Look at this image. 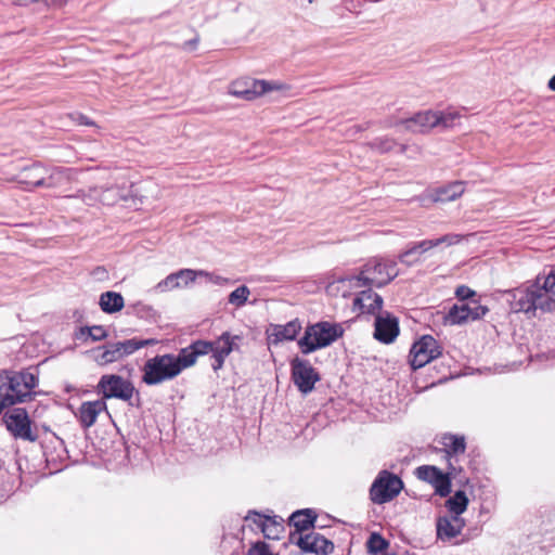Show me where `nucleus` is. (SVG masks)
Returning a JSON list of instances; mask_svg holds the SVG:
<instances>
[{
	"label": "nucleus",
	"mask_w": 555,
	"mask_h": 555,
	"mask_svg": "<svg viewBox=\"0 0 555 555\" xmlns=\"http://www.w3.org/2000/svg\"><path fill=\"white\" fill-rule=\"evenodd\" d=\"M344 334L345 328L340 323L330 321L308 323L302 336L297 339V346L304 356H308L330 347L341 338Z\"/></svg>",
	"instance_id": "nucleus-1"
},
{
	"label": "nucleus",
	"mask_w": 555,
	"mask_h": 555,
	"mask_svg": "<svg viewBox=\"0 0 555 555\" xmlns=\"http://www.w3.org/2000/svg\"><path fill=\"white\" fill-rule=\"evenodd\" d=\"M176 354H157L147 359L142 366V383L156 386L180 375Z\"/></svg>",
	"instance_id": "nucleus-2"
},
{
	"label": "nucleus",
	"mask_w": 555,
	"mask_h": 555,
	"mask_svg": "<svg viewBox=\"0 0 555 555\" xmlns=\"http://www.w3.org/2000/svg\"><path fill=\"white\" fill-rule=\"evenodd\" d=\"M98 391L102 399H119L128 402L131 406L139 408L141 398L131 380L117 374L102 375L98 383Z\"/></svg>",
	"instance_id": "nucleus-3"
},
{
	"label": "nucleus",
	"mask_w": 555,
	"mask_h": 555,
	"mask_svg": "<svg viewBox=\"0 0 555 555\" xmlns=\"http://www.w3.org/2000/svg\"><path fill=\"white\" fill-rule=\"evenodd\" d=\"M34 386L35 375L29 372L0 373V398L11 397L14 402H24Z\"/></svg>",
	"instance_id": "nucleus-4"
},
{
	"label": "nucleus",
	"mask_w": 555,
	"mask_h": 555,
	"mask_svg": "<svg viewBox=\"0 0 555 555\" xmlns=\"http://www.w3.org/2000/svg\"><path fill=\"white\" fill-rule=\"evenodd\" d=\"M37 440L39 441L42 457L46 463L44 468L47 469V472L42 473V476L60 472L62 469V462L66 455L64 441L47 428H44L41 435L37 433Z\"/></svg>",
	"instance_id": "nucleus-5"
},
{
	"label": "nucleus",
	"mask_w": 555,
	"mask_h": 555,
	"mask_svg": "<svg viewBox=\"0 0 555 555\" xmlns=\"http://www.w3.org/2000/svg\"><path fill=\"white\" fill-rule=\"evenodd\" d=\"M403 488V480L398 475L382 469L370 487V500L378 505L388 503L396 499Z\"/></svg>",
	"instance_id": "nucleus-6"
},
{
	"label": "nucleus",
	"mask_w": 555,
	"mask_h": 555,
	"mask_svg": "<svg viewBox=\"0 0 555 555\" xmlns=\"http://www.w3.org/2000/svg\"><path fill=\"white\" fill-rule=\"evenodd\" d=\"M442 346L431 335L421 336L410 348L409 364L412 371L422 369L442 357Z\"/></svg>",
	"instance_id": "nucleus-7"
},
{
	"label": "nucleus",
	"mask_w": 555,
	"mask_h": 555,
	"mask_svg": "<svg viewBox=\"0 0 555 555\" xmlns=\"http://www.w3.org/2000/svg\"><path fill=\"white\" fill-rule=\"evenodd\" d=\"M449 472L444 473L442 469L435 465L418 466L414 474L417 479L431 485L435 489V494L447 498L452 491V478L455 467L449 463Z\"/></svg>",
	"instance_id": "nucleus-8"
},
{
	"label": "nucleus",
	"mask_w": 555,
	"mask_h": 555,
	"mask_svg": "<svg viewBox=\"0 0 555 555\" xmlns=\"http://www.w3.org/2000/svg\"><path fill=\"white\" fill-rule=\"evenodd\" d=\"M502 299L513 313H524L528 318H534L531 281H527L518 287L501 291Z\"/></svg>",
	"instance_id": "nucleus-9"
},
{
	"label": "nucleus",
	"mask_w": 555,
	"mask_h": 555,
	"mask_svg": "<svg viewBox=\"0 0 555 555\" xmlns=\"http://www.w3.org/2000/svg\"><path fill=\"white\" fill-rule=\"evenodd\" d=\"M291 378L297 389L304 393H310L315 384L321 379L320 373L311 365V363L301 359L298 356L293 358L289 362Z\"/></svg>",
	"instance_id": "nucleus-10"
},
{
	"label": "nucleus",
	"mask_w": 555,
	"mask_h": 555,
	"mask_svg": "<svg viewBox=\"0 0 555 555\" xmlns=\"http://www.w3.org/2000/svg\"><path fill=\"white\" fill-rule=\"evenodd\" d=\"M532 301L534 306V317L537 312H555V288L546 279L543 272H540L531 280Z\"/></svg>",
	"instance_id": "nucleus-11"
},
{
	"label": "nucleus",
	"mask_w": 555,
	"mask_h": 555,
	"mask_svg": "<svg viewBox=\"0 0 555 555\" xmlns=\"http://www.w3.org/2000/svg\"><path fill=\"white\" fill-rule=\"evenodd\" d=\"M461 236L457 234H446L437 238L431 240H423L420 242L410 243L402 253L398 255V261L406 267H413L416 264L420 259H410L411 255H423L424 253L430 250L431 248L438 247L442 244L447 246L454 245L459 243Z\"/></svg>",
	"instance_id": "nucleus-12"
},
{
	"label": "nucleus",
	"mask_w": 555,
	"mask_h": 555,
	"mask_svg": "<svg viewBox=\"0 0 555 555\" xmlns=\"http://www.w3.org/2000/svg\"><path fill=\"white\" fill-rule=\"evenodd\" d=\"M489 312L487 306L480 305L478 300H472L461 305L454 304L444 315V324L462 325L469 321H478Z\"/></svg>",
	"instance_id": "nucleus-13"
},
{
	"label": "nucleus",
	"mask_w": 555,
	"mask_h": 555,
	"mask_svg": "<svg viewBox=\"0 0 555 555\" xmlns=\"http://www.w3.org/2000/svg\"><path fill=\"white\" fill-rule=\"evenodd\" d=\"M240 335H232L230 332H223L214 340H207L210 344L209 353H211L212 363L211 369L218 372L224 365L225 358L233 351L238 350Z\"/></svg>",
	"instance_id": "nucleus-14"
},
{
	"label": "nucleus",
	"mask_w": 555,
	"mask_h": 555,
	"mask_svg": "<svg viewBox=\"0 0 555 555\" xmlns=\"http://www.w3.org/2000/svg\"><path fill=\"white\" fill-rule=\"evenodd\" d=\"M288 542L298 546L306 554L328 555L334 551V543L314 531L299 534L297 539L294 534H289Z\"/></svg>",
	"instance_id": "nucleus-15"
},
{
	"label": "nucleus",
	"mask_w": 555,
	"mask_h": 555,
	"mask_svg": "<svg viewBox=\"0 0 555 555\" xmlns=\"http://www.w3.org/2000/svg\"><path fill=\"white\" fill-rule=\"evenodd\" d=\"M397 264L395 259L373 257L363 264V271L376 276H385L375 282V287L383 288L400 274Z\"/></svg>",
	"instance_id": "nucleus-16"
},
{
	"label": "nucleus",
	"mask_w": 555,
	"mask_h": 555,
	"mask_svg": "<svg viewBox=\"0 0 555 555\" xmlns=\"http://www.w3.org/2000/svg\"><path fill=\"white\" fill-rule=\"evenodd\" d=\"M400 333L399 319L389 311H382L375 317L374 338L383 344H391Z\"/></svg>",
	"instance_id": "nucleus-17"
},
{
	"label": "nucleus",
	"mask_w": 555,
	"mask_h": 555,
	"mask_svg": "<svg viewBox=\"0 0 555 555\" xmlns=\"http://www.w3.org/2000/svg\"><path fill=\"white\" fill-rule=\"evenodd\" d=\"M250 519L261 530L263 537L269 540H280L285 530L284 519L278 515L266 516L256 511H249L245 520Z\"/></svg>",
	"instance_id": "nucleus-18"
},
{
	"label": "nucleus",
	"mask_w": 555,
	"mask_h": 555,
	"mask_svg": "<svg viewBox=\"0 0 555 555\" xmlns=\"http://www.w3.org/2000/svg\"><path fill=\"white\" fill-rule=\"evenodd\" d=\"M3 421L8 430L15 437L34 441L31 436L30 420L25 409L16 408L5 413Z\"/></svg>",
	"instance_id": "nucleus-19"
},
{
	"label": "nucleus",
	"mask_w": 555,
	"mask_h": 555,
	"mask_svg": "<svg viewBox=\"0 0 555 555\" xmlns=\"http://www.w3.org/2000/svg\"><path fill=\"white\" fill-rule=\"evenodd\" d=\"M210 344L205 339H196L189 346L181 348L179 353L176 356V362L180 373L193 366L198 357L206 356L209 353Z\"/></svg>",
	"instance_id": "nucleus-20"
},
{
	"label": "nucleus",
	"mask_w": 555,
	"mask_h": 555,
	"mask_svg": "<svg viewBox=\"0 0 555 555\" xmlns=\"http://www.w3.org/2000/svg\"><path fill=\"white\" fill-rule=\"evenodd\" d=\"M301 330L302 324L298 318L286 324L271 323L267 328L268 340L273 345H279L282 341H293L297 339Z\"/></svg>",
	"instance_id": "nucleus-21"
},
{
	"label": "nucleus",
	"mask_w": 555,
	"mask_h": 555,
	"mask_svg": "<svg viewBox=\"0 0 555 555\" xmlns=\"http://www.w3.org/2000/svg\"><path fill=\"white\" fill-rule=\"evenodd\" d=\"M318 515L312 508H301L293 512L288 517V526L294 527L289 534H294L295 539L305 531L314 529L315 527L323 528L325 525H317Z\"/></svg>",
	"instance_id": "nucleus-22"
},
{
	"label": "nucleus",
	"mask_w": 555,
	"mask_h": 555,
	"mask_svg": "<svg viewBox=\"0 0 555 555\" xmlns=\"http://www.w3.org/2000/svg\"><path fill=\"white\" fill-rule=\"evenodd\" d=\"M401 124L413 132H424L440 124L447 125L441 114L431 111L420 112L410 118L401 120Z\"/></svg>",
	"instance_id": "nucleus-23"
},
{
	"label": "nucleus",
	"mask_w": 555,
	"mask_h": 555,
	"mask_svg": "<svg viewBox=\"0 0 555 555\" xmlns=\"http://www.w3.org/2000/svg\"><path fill=\"white\" fill-rule=\"evenodd\" d=\"M102 411H107L105 400L85 401L75 412V416L83 429H88L96 423L98 416Z\"/></svg>",
	"instance_id": "nucleus-24"
},
{
	"label": "nucleus",
	"mask_w": 555,
	"mask_h": 555,
	"mask_svg": "<svg viewBox=\"0 0 555 555\" xmlns=\"http://www.w3.org/2000/svg\"><path fill=\"white\" fill-rule=\"evenodd\" d=\"M68 182V176L62 168H47L37 162V188L55 189Z\"/></svg>",
	"instance_id": "nucleus-25"
},
{
	"label": "nucleus",
	"mask_w": 555,
	"mask_h": 555,
	"mask_svg": "<svg viewBox=\"0 0 555 555\" xmlns=\"http://www.w3.org/2000/svg\"><path fill=\"white\" fill-rule=\"evenodd\" d=\"M197 274H203V272H197L192 269L178 270L177 272L170 273L164 280H162L155 286V289L159 292H166L175 288L185 287L195 281Z\"/></svg>",
	"instance_id": "nucleus-26"
},
{
	"label": "nucleus",
	"mask_w": 555,
	"mask_h": 555,
	"mask_svg": "<svg viewBox=\"0 0 555 555\" xmlns=\"http://www.w3.org/2000/svg\"><path fill=\"white\" fill-rule=\"evenodd\" d=\"M384 305L383 297L373 292L372 288L361 291L353 299V306L358 307L362 312L367 314H376L382 312Z\"/></svg>",
	"instance_id": "nucleus-27"
},
{
	"label": "nucleus",
	"mask_w": 555,
	"mask_h": 555,
	"mask_svg": "<svg viewBox=\"0 0 555 555\" xmlns=\"http://www.w3.org/2000/svg\"><path fill=\"white\" fill-rule=\"evenodd\" d=\"M463 181H453L434 190L431 198L434 202L447 203L459 198L465 191Z\"/></svg>",
	"instance_id": "nucleus-28"
},
{
	"label": "nucleus",
	"mask_w": 555,
	"mask_h": 555,
	"mask_svg": "<svg viewBox=\"0 0 555 555\" xmlns=\"http://www.w3.org/2000/svg\"><path fill=\"white\" fill-rule=\"evenodd\" d=\"M469 499L464 490H456L446 500L444 506L454 522H459L460 516L466 512Z\"/></svg>",
	"instance_id": "nucleus-29"
},
{
	"label": "nucleus",
	"mask_w": 555,
	"mask_h": 555,
	"mask_svg": "<svg viewBox=\"0 0 555 555\" xmlns=\"http://www.w3.org/2000/svg\"><path fill=\"white\" fill-rule=\"evenodd\" d=\"M452 521V518H449L447 516L437 517V539H440L442 541H450L451 539H454L461 534L463 528L465 527V521H462V525H453Z\"/></svg>",
	"instance_id": "nucleus-30"
},
{
	"label": "nucleus",
	"mask_w": 555,
	"mask_h": 555,
	"mask_svg": "<svg viewBox=\"0 0 555 555\" xmlns=\"http://www.w3.org/2000/svg\"><path fill=\"white\" fill-rule=\"evenodd\" d=\"M99 306L103 312L113 314L119 312L124 308L125 300L120 293L107 291L101 294Z\"/></svg>",
	"instance_id": "nucleus-31"
},
{
	"label": "nucleus",
	"mask_w": 555,
	"mask_h": 555,
	"mask_svg": "<svg viewBox=\"0 0 555 555\" xmlns=\"http://www.w3.org/2000/svg\"><path fill=\"white\" fill-rule=\"evenodd\" d=\"M117 349L120 351V354L122 359L125 357H128L132 353H134L137 350L149 347V346H155L158 344V339L156 338H138L133 337L130 339H125L122 341H116Z\"/></svg>",
	"instance_id": "nucleus-32"
},
{
	"label": "nucleus",
	"mask_w": 555,
	"mask_h": 555,
	"mask_svg": "<svg viewBox=\"0 0 555 555\" xmlns=\"http://www.w3.org/2000/svg\"><path fill=\"white\" fill-rule=\"evenodd\" d=\"M128 310V313H132L135 317L152 323H156L160 318V314L156 309L142 301H137L132 305H129Z\"/></svg>",
	"instance_id": "nucleus-33"
},
{
	"label": "nucleus",
	"mask_w": 555,
	"mask_h": 555,
	"mask_svg": "<svg viewBox=\"0 0 555 555\" xmlns=\"http://www.w3.org/2000/svg\"><path fill=\"white\" fill-rule=\"evenodd\" d=\"M443 446L449 456L464 453L466 450V441L464 436L446 435L443 437Z\"/></svg>",
	"instance_id": "nucleus-34"
},
{
	"label": "nucleus",
	"mask_w": 555,
	"mask_h": 555,
	"mask_svg": "<svg viewBox=\"0 0 555 555\" xmlns=\"http://www.w3.org/2000/svg\"><path fill=\"white\" fill-rule=\"evenodd\" d=\"M389 541L379 532H372L365 543L367 553L371 555L387 553L386 550L389 547Z\"/></svg>",
	"instance_id": "nucleus-35"
},
{
	"label": "nucleus",
	"mask_w": 555,
	"mask_h": 555,
	"mask_svg": "<svg viewBox=\"0 0 555 555\" xmlns=\"http://www.w3.org/2000/svg\"><path fill=\"white\" fill-rule=\"evenodd\" d=\"M248 81V92H255V94L253 95V100L260 95H263L268 91L280 89L279 86L273 85L267 80L249 79Z\"/></svg>",
	"instance_id": "nucleus-36"
},
{
	"label": "nucleus",
	"mask_w": 555,
	"mask_h": 555,
	"mask_svg": "<svg viewBox=\"0 0 555 555\" xmlns=\"http://www.w3.org/2000/svg\"><path fill=\"white\" fill-rule=\"evenodd\" d=\"M249 294V288L246 285H241L229 294L228 301L236 307H243L247 302Z\"/></svg>",
	"instance_id": "nucleus-37"
},
{
	"label": "nucleus",
	"mask_w": 555,
	"mask_h": 555,
	"mask_svg": "<svg viewBox=\"0 0 555 555\" xmlns=\"http://www.w3.org/2000/svg\"><path fill=\"white\" fill-rule=\"evenodd\" d=\"M396 144L395 139L389 137H378L369 142L370 147L380 154L390 152Z\"/></svg>",
	"instance_id": "nucleus-38"
},
{
	"label": "nucleus",
	"mask_w": 555,
	"mask_h": 555,
	"mask_svg": "<svg viewBox=\"0 0 555 555\" xmlns=\"http://www.w3.org/2000/svg\"><path fill=\"white\" fill-rule=\"evenodd\" d=\"M248 85H249V81L246 80V81H235L231 85V88H230V93L236 98H240V99H243V100H247V101H251L253 100V95L255 94V92H248Z\"/></svg>",
	"instance_id": "nucleus-39"
},
{
	"label": "nucleus",
	"mask_w": 555,
	"mask_h": 555,
	"mask_svg": "<svg viewBox=\"0 0 555 555\" xmlns=\"http://www.w3.org/2000/svg\"><path fill=\"white\" fill-rule=\"evenodd\" d=\"M369 272L363 271V266L360 269V273L358 275H351V279H353V282L356 283V286L358 287H367L371 288L372 286H375L376 280L372 279Z\"/></svg>",
	"instance_id": "nucleus-40"
},
{
	"label": "nucleus",
	"mask_w": 555,
	"mask_h": 555,
	"mask_svg": "<svg viewBox=\"0 0 555 555\" xmlns=\"http://www.w3.org/2000/svg\"><path fill=\"white\" fill-rule=\"evenodd\" d=\"M104 345L98 346L88 351L89 357L101 366L111 364L109 360H106V353H104Z\"/></svg>",
	"instance_id": "nucleus-41"
},
{
	"label": "nucleus",
	"mask_w": 555,
	"mask_h": 555,
	"mask_svg": "<svg viewBox=\"0 0 555 555\" xmlns=\"http://www.w3.org/2000/svg\"><path fill=\"white\" fill-rule=\"evenodd\" d=\"M247 555H279L270 550V545L264 541H257L253 543L247 552Z\"/></svg>",
	"instance_id": "nucleus-42"
},
{
	"label": "nucleus",
	"mask_w": 555,
	"mask_h": 555,
	"mask_svg": "<svg viewBox=\"0 0 555 555\" xmlns=\"http://www.w3.org/2000/svg\"><path fill=\"white\" fill-rule=\"evenodd\" d=\"M454 294L457 300L463 301V304L467 300H475L474 298L477 295V293L467 285L457 286Z\"/></svg>",
	"instance_id": "nucleus-43"
},
{
	"label": "nucleus",
	"mask_w": 555,
	"mask_h": 555,
	"mask_svg": "<svg viewBox=\"0 0 555 555\" xmlns=\"http://www.w3.org/2000/svg\"><path fill=\"white\" fill-rule=\"evenodd\" d=\"M104 353H106V360H109L111 363L119 361L122 359L120 351L117 349L116 341H108L104 344Z\"/></svg>",
	"instance_id": "nucleus-44"
},
{
	"label": "nucleus",
	"mask_w": 555,
	"mask_h": 555,
	"mask_svg": "<svg viewBox=\"0 0 555 555\" xmlns=\"http://www.w3.org/2000/svg\"><path fill=\"white\" fill-rule=\"evenodd\" d=\"M90 330L91 341H102L108 336V332L103 325H92L90 326Z\"/></svg>",
	"instance_id": "nucleus-45"
},
{
	"label": "nucleus",
	"mask_w": 555,
	"mask_h": 555,
	"mask_svg": "<svg viewBox=\"0 0 555 555\" xmlns=\"http://www.w3.org/2000/svg\"><path fill=\"white\" fill-rule=\"evenodd\" d=\"M91 330L89 325L78 327L74 333V339L79 340L81 343H88L91 340Z\"/></svg>",
	"instance_id": "nucleus-46"
},
{
	"label": "nucleus",
	"mask_w": 555,
	"mask_h": 555,
	"mask_svg": "<svg viewBox=\"0 0 555 555\" xmlns=\"http://www.w3.org/2000/svg\"><path fill=\"white\" fill-rule=\"evenodd\" d=\"M72 117L75 121H77L78 125H82V126H93L94 125V122L88 116H86L81 113L72 114Z\"/></svg>",
	"instance_id": "nucleus-47"
},
{
	"label": "nucleus",
	"mask_w": 555,
	"mask_h": 555,
	"mask_svg": "<svg viewBox=\"0 0 555 555\" xmlns=\"http://www.w3.org/2000/svg\"><path fill=\"white\" fill-rule=\"evenodd\" d=\"M66 2H67V0H37V4L43 3L47 7L53 5V7H57V8L62 7Z\"/></svg>",
	"instance_id": "nucleus-48"
},
{
	"label": "nucleus",
	"mask_w": 555,
	"mask_h": 555,
	"mask_svg": "<svg viewBox=\"0 0 555 555\" xmlns=\"http://www.w3.org/2000/svg\"><path fill=\"white\" fill-rule=\"evenodd\" d=\"M198 42H199V36L196 35L193 39L185 41L183 47H184V49L193 51L197 48Z\"/></svg>",
	"instance_id": "nucleus-49"
},
{
	"label": "nucleus",
	"mask_w": 555,
	"mask_h": 555,
	"mask_svg": "<svg viewBox=\"0 0 555 555\" xmlns=\"http://www.w3.org/2000/svg\"><path fill=\"white\" fill-rule=\"evenodd\" d=\"M15 403L16 402H14V400L11 399V397L0 398V414L3 412L5 408L14 405Z\"/></svg>",
	"instance_id": "nucleus-50"
},
{
	"label": "nucleus",
	"mask_w": 555,
	"mask_h": 555,
	"mask_svg": "<svg viewBox=\"0 0 555 555\" xmlns=\"http://www.w3.org/2000/svg\"><path fill=\"white\" fill-rule=\"evenodd\" d=\"M542 272L545 274L548 282L555 288V266H552L548 271L543 270Z\"/></svg>",
	"instance_id": "nucleus-51"
},
{
	"label": "nucleus",
	"mask_w": 555,
	"mask_h": 555,
	"mask_svg": "<svg viewBox=\"0 0 555 555\" xmlns=\"http://www.w3.org/2000/svg\"><path fill=\"white\" fill-rule=\"evenodd\" d=\"M346 282H349V283L353 282V279H351V275L335 276L334 281H333V283H346Z\"/></svg>",
	"instance_id": "nucleus-52"
},
{
	"label": "nucleus",
	"mask_w": 555,
	"mask_h": 555,
	"mask_svg": "<svg viewBox=\"0 0 555 555\" xmlns=\"http://www.w3.org/2000/svg\"><path fill=\"white\" fill-rule=\"evenodd\" d=\"M358 4H360L359 0H345V5L349 11L356 10Z\"/></svg>",
	"instance_id": "nucleus-53"
},
{
	"label": "nucleus",
	"mask_w": 555,
	"mask_h": 555,
	"mask_svg": "<svg viewBox=\"0 0 555 555\" xmlns=\"http://www.w3.org/2000/svg\"><path fill=\"white\" fill-rule=\"evenodd\" d=\"M547 87L552 90V91H555V75L552 76V78L548 80L547 82Z\"/></svg>",
	"instance_id": "nucleus-54"
},
{
	"label": "nucleus",
	"mask_w": 555,
	"mask_h": 555,
	"mask_svg": "<svg viewBox=\"0 0 555 555\" xmlns=\"http://www.w3.org/2000/svg\"><path fill=\"white\" fill-rule=\"evenodd\" d=\"M94 273H96V274L106 273V269L104 267H96L94 270Z\"/></svg>",
	"instance_id": "nucleus-55"
},
{
	"label": "nucleus",
	"mask_w": 555,
	"mask_h": 555,
	"mask_svg": "<svg viewBox=\"0 0 555 555\" xmlns=\"http://www.w3.org/2000/svg\"><path fill=\"white\" fill-rule=\"evenodd\" d=\"M420 256H421V255H411L410 259H415V258H418V259H420Z\"/></svg>",
	"instance_id": "nucleus-56"
},
{
	"label": "nucleus",
	"mask_w": 555,
	"mask_h": 555,
	"mask_svg": "<svg viewBox=\"0 0 555 555\" xmlns=\"http://www.w3.org/2000/svg\"><path fill=\"white\" fill-rule=\"evenodd\" d=\"M462 521H465V520H464V518H462V517L460 516V520H459V522H455V525H462Z\"/></svg>",
	"instance_id": "nucleus-57"
},
{
	"label": "nucleus",
	"mask_w": 555,
	"mask_h": 555,
	"mask_svg": "<svg viewBox=\"0 0 555 555\" xmlns=\"http://www.w3.org/2000/svg\"><path fill=\"white\" fill-rule=\"evenodd\" d=\"M383 555H398V554H397V553L391 552V553H384Z\"/></svg>",
	"instance_id": "nucleus-58"
}]
</instances>
